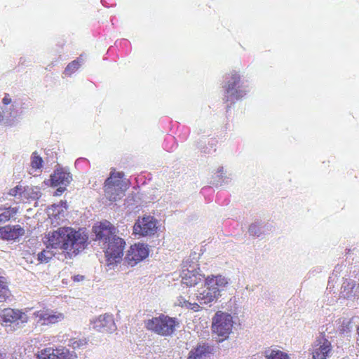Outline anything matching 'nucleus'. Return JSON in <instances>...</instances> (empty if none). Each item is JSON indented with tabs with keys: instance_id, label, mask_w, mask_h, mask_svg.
I'll use <instances>...</instances> for the list:
<instances>
[{
	"instance_id": "nucleus-20",
	"label": "nucleus",
	"mask_w": 359,
	"mask_h": 359,
	"mask_svg": "<svg viewBox=\"0 0 359 359\" xmlns=\"http://www.w3.org/2000/svg\"><path fill=\"white\" fill-rule=\"evenodd\" d=\"M359 288V284L353 280L346 279L341 287V294L344 298H349L355 295V290Z\"/></svg>"
},
{
	"instance_id": "nucleus-10",
	"label": "nucleus",
	"mask_w": 359,
	"mask_h": 359,
	"mask_svg": "<svg viewBox=\"0 0 359 359\" xmlns=\"http://www.w3.org/2000/svg\"><path fill=\"white\" fill-rule=\"evenodd\" d=\"M36 323L41 325H50L58 323L65 319L63 313L44 307L33 313Z\"/></svg>"
},
{
	"instance_id": "nucleus-24",
	"label": "nucleus",
	"mask_w": 359,
	"mask_h": 359,
	"mask_svg": "<svg viewBox=\"0 0 359 359\" xmlns=\"http://www.w3.org/2000/svg\"><path fill=\"white\" fill-rule=\"evenodd\" d=\"M266 357V359H289L288 355L280 350H271Z\"/></svg>"
},
{
	"instance_id": "nucleus-23",
	"label": "nucleus",
	"mask_w": 359,
	"mask_h": 359,
	"mask_svg": "<svg viewBox=\"0 0 359 359\" xmlns=\"http://www.w3.org/2000/svg\"><path fill=\"white\" fill-rule=\"evenodd\" d=\"M43 159L40 157L36 151L32 153L31 157V166L32 169L37 170L42 168L43 165Z\"/></svg>"
},
{
	"instance_id": "nucleus-4",
	"label": "nucleus",
	"mask_w": 359,
	"mask_h": 359,
	"mask_svg": "<svg viewBox=\"0 0 359 359\" xmlns=\"http://www.w3.org/2000/svg\"><path fill=\"white\" fill-rule=\"evenodd\" d=\"M178 324L175 318H171L164 314L144 321L147 330L164 337L172 335Z\"/></svg>"
},
{
	"instance_id": "nucleus-35",
	"label": "nucleus",
	"mask_w": 359,
	"mask_h": 359,
	"mask_svg": "<svg viewBox=\"0 0 359 359\" xmlns=\"http://www.w3.org/2000/svg\"><path fill=\"white\" fill-rule=\"evenodd\" d=\"M74 281H81V280H83V276H79V275H77V276H74Z\"/></svg>"
},
{
	"instance_id": "nucleus-8",
	"label": "nucleus",
	"mask_w": 359,
	"mask_h": 359,
	"mask_svg": "<svg viewBox=\"0 0 359 359\" xmlns=\"http://www.w3.org/2000/svg\"><path fill=\"white\" fill-rule=\"evenodd\" d=\"M28 320V316L21 309L7 307L0 310V323L2 326L24 325Z\"/></svg>"
},
{
	"instance_id": "nucleus-37",
	"label": "nucleus",
	"mask_w": 359,
	"mask_h": 359,
	"mask_svg": "<svg viewBox=\"0 0 359 359\" xmlns=\"http://www.w3.org/2000/svg\"><path fill=\"white\" fill-rule=\"evenodd\" d=\"M0 359H4V355L0 352Z\"/></svg>"
},
{
	"instance_id": "nucleus-15",
	"label": "nucleus",
	"mask_w": 359,
	"mask_h": 359,
	"mask_svg": "<svg viewBox=\"0 0 359 359\" xmlns=\"http://www.w3.org/2000/svg\"><path fill=\"white\" fill-rule=\"evenodd\" d=\"M92 323L95 330L102 332H111L116 328L112 316L108 314L100 315Z\"/></svg>"
},
{
	"instance_id": "nucleus-30",
	"label": "nucleus",
	"mask_w": 359,
	"mask_h": 359,
	"mask_svg": "<svg viewBox=\"0 0 359 359\" xmlns=\"http://www.w3.org/2000/svg\"><path fill=\"white\" fill-rule=\"evenodd\" d=\"M22 190L21 186H16L14 188L10 189L8 194L12 196H15Z\"/></svg>"
},
{
	"instance_id": "nucleus-26",
	"label": "nucleus",
	"mask_w": 359,
	"mask_h": 359,
	"mask_svg": "<svg viewBox=\"0 0 359 359\" xmlns=\"http://www.w3.org/2000/svg\"><path fill=\"white\" fill-rule=\"evenodd\" d=\"M80 67V63L78 60H73L65 68V73L67 75H71L75 72Z\"/></svg>"
},
{
	"instance_id": "nucleus-3",
	"label": "nucleus",
	"mask_w": 359,
	"mask_h": 359,
	"mask_svg": "<svg viewBox=\"0 0 359 359\" xmlns=\"http://www.w3.org/2000/svg\"><path fill=\"white\" fill-rule=\"evenodd\" d=\"M227 278L222 275H210L205 279V286L202 292L197 295V299L201 300L204 304L212 302L220 295V292L228 285Z\"/></svg>"
},
{
	"instance_id": "nucleus-27",
	"label": "nucleus",
	"mask_w": 359,
	"mask_h": 359,
	"mask_svg": "<svg viewBox=\"0 0 359 359\" xmlns=\"http://www.w3.org/2000/svg\"><path fill=\"white\" fill-rule=\"evenodd\" d=\"M11 293L8 287L0 288V303L6 302L11 297Z\"/></svg>"
},
{
	"instance_id": "nucleus-31",
	"label": "nucleus",
	"mask_w": 359,
	"mask_h": 359,
	"mask_svg": "<svg viewBox=\"0 0 359 359\" xmlns=\"http://www.w3.org/2000/svg\"><path fill=\"white\" fill-rule=\"evenodd\" d=\"M188 302L183 297L180 296L177 299V305L180 307L187 308Z\"/></svg>"
},
{
	"instance_id": "nucleus-1",
	"label": "nucleus",
	"mask_w": 359,
	"mask_h": 359,
	"mask_svg": "<svg viewBox=\"0 0 359 359\" xmlns=\"http://www.w3.org/2000/svg\"><path fill=\"white\" fill-rule=\"evenodd\" d=\"M88 236L81 229L60 227L47 233L44 238L46 248L62 250L68 254H78L86 247Z\"/></svg>"
},
{
	"instance_id": "nucleus-14",
	"label": "nucleus",
	"mask_w": 359,
	"mask_h": 359,
	"mask_svg": "<svg viewBox=\"0 0 359 359\" xmlns=\"http://www.w3.org/2000/svg\"><path fill=\"white\" fill-rule=\"evenodd\" d=\"M199 271V267L190 266V269H183L181 273L182 283L188 287L196 285L203 278Z\"/></svg>"
},
{
	"instance_id": "nucleus-18",
	"label": "nucleus",
	"mask_w": 359,
	"mask_h": 359,
	"mask_svg": "<svg viewBox=\"0 0 359 359\" xmlns=\"http://www.w3.org/2000/svg\"><path fill=\"white\" fill-rule=\"evenodd\" d=\"M331 351V343L328 340L324 339L314 348L312 353L313 359H327Z\"/></svg>"
},
{
	"instance_id": "nucleus-9",
	"label": "nucleus",
	"mask_w": 359,
	"mask_h": 359,
	"mask_svg": "<svg viewBox=\"0 0 359 359\" xmlns=\"http://www.w3.org/2000/svg\"><path fill=\"white\" fill-rule=\"evenodd\" d=\"M157 220L152 216L139 218L133 226V234L140 237L151 236L157 231Z\"/></svg>"
},
{
	"instance_id": "nucleus-21",
	"label": "nucleus",
	"mask_w": 359,
	"mask_h": 359,
	"mask_svg": "<svg viewBox=\"0 0 359 359\" xmlns=\"http://www.w3.org/2000/svg\"><path fill=\"white\" fill-rule=\"evenodd\" d=\"M0 210H3L1 213H0V224L3 222H6L9 221L12 217H13L18 212V208H7L4 209H1Z\"/></svg>"
},
{
	"instance_id": "nucleus-29",
	"label": "nucleus",
	"mask_w": 359,
	"mask_h": 359,
	"mask_svg": "<svg viewBox=\"0 0 359 359\" xmlns=\"http://www.w3.org/2000/svg\"><path fill=\"white\" fill-rule=\"evenodd\" d=\"M186 309L192 310V311L196 312V311H198L201 310V306L197 303H191V302H188Z\"/></svg>"
},
{
	"instance_id": "nucleus-22",
	"label": "nucleus",
	"mask_w": 359,
	"mask_h": 359,
	"mask_svg": "<svg viewBox=\"0 0 359 359\" xmlns=\"http://www.w3.org/2000/svg\"><path fill=\"white\" fill-rule=\"evenodd\" d=\"M88 341L85 338H73L69 341V346L73 349H83L86 347Z\"/></svg>"
},
{
	"instance_id": "nucleus-33",
	"label": "nucleus",
	"mask_w": 359,
	"mask_h": 359,
	"mask_svg": "<svg viewBox=\"0 0 359 359\" xmlns=\"http://www.w3.org/2000/svg\"><path fill=\"white\" fill-rule=\"evenodd\" d=\"M2 102L5 105H8L11 103V99L9 97L8 94H6L2 100Z\"/></svg>"
},
{
	"instance_id": "nucleus-13",
	"label": "nucleus",
	"mask_w": 359,
	"mask_h": 359,
	"mask_svg": "<svg viewBox=\"0 0 359 359\" xmlns=\"http://www.w3.org/2000/svg\"><path fill=\"white\" fill-rule=\"evenodd\" d=\"M37 359H70V353L65 348L47 347L38 352Z\"/></svg>"
},
{
	"instance_id": "nucleus-11",
	"label": "nucleus",
	"mask_w": 359,
	"mask_h": 359,
	"mask_svg": "<svg viewBox=\"0 0 359 359\" xmlns=\"http://www.w3.org/2000/svg\"><path fill=\"white\" fill-rule=\"evenodd\" d=\"M148 255L149 248L147 245L138 243L130 246L126 254V260L128 264L135 266L147 258Z\"/></svg>"
},
{
	"instance_id": "nucleus-2",
	"label": "nucleus",
	"mask_w": 359,
	"mask_h": 359,
	"mask_svg": "<svg viewBox=\"0 0 359 359\" xmlns=\"http://www.w3.org/2000/svg\"><path fill=\"white\" fill-rule=\"evenodd\" d=\"M124 174L113 169L109 177L105 180L104 191L110 201H117L124 195L129 188V183L123 179Z\"/></svg>"
},
{
	"instance_id": "nucleus-5",
	"label": "nucleus",
	"mask_w": 359,
	"mask_h": 359,
	"mask_svg": "<svg viewBox=\"0 0 359 359\" xmlns=\"http://www.w3.org/2000/svg\"><path fill=\"white\" fill-rule=\"evenodd\" d=\"M225 102H232L242 99L247 93L243 86L241 76L238 72L233 70L226 76Z\"/></svg>"
},
{
	"instance_id": "nucleus-16",
	"label": "nucleus",
	"mask_w": 359,
	"mask_h": 359,
	"mask_svg": "<svg viewBox=\"0 0 359 359\" xmlns=\"http://www.w3.org/2000/svg\"><path fill=\"white\" fill-rule=\"evenodd\" d=\"M25 229L20 225H6L0 227V238L10 241L16 240L25 234Z\"/></svg>"
},
{
	"instance_id": "nucleus-25",
	"label": "nucleus",
	"mask_w": 359,
	"mask_h": 359,
	"mask_svg": "<svg viewBox=\"0 0 359 359\" xmlns=\"http://www.w3.org/2000/svg\"><path fill=\"white\" fill-rule=\"evenodd\" d=\"M53 256V253L51 251L43 250L38 254V259L41 263H47Z\"/></svg>"
},
{
	"instance_id": "nucleus-17",
	"label": "nucleus",
	"mask_w": 359,
	"mask_h": 359,
	"mask_svg": "<svg viewBox=\"0 0 359 359\" xmlns=\"http://www.w3.org/2000/svg\"><path fill=\"white\" fill-rule=\"evenodd\" d=\"M72 180L70 173L63 169H57L50 176L51 185L57 187L60 185H68Z\"/></svg>"
},
{
	"instance_id": "nucleus-19",
	"label": "nucleus",
	"mask_w": 359,
	"mask_h": 359,
	"mask_svg": "<svg viewBox=\"0 0 359 359\" xmlns=\"http://www.w3.org/2000/svg\"><path fill=\"white\" fill-rule=\"evenodd\" d=\"M212 348L208 344H199L189 352L188 359H206L212 353Z\"/></svg>"
},
{
	"instance_id": "nucleus-28",
	"label": "nucleus",
	"mask_w": 359,
	"mask_h": 359,
	"mask_svg": "<svg viewBox=\"0 0 359 359\" xmlns=\"http://www.w3.org/2000/svg\"><path fill=\"white\" fill-rule=\"evenodd\" d=\"M249 232L252 236H259V234L261 233L260 229H259L258 225H257L255 224H252L250 226Z\"/></svg>"
},
{
	"instance_id": "nucleus-34",
	"label": "nucleus",
	"mask_w": 359,
	"mask_h": 359,
	"mask_svg": "<svg viewBox=\"0 0 359 359\" xmlns=\"http://www.w3.org/2000/svg\"><path fill=\"white\" fill-rule=\"evenodd\" d=\"M65 190V187H59L55 192V196H60Z\"/></svg>"
},
{
	"instance_id": "nucleus-32",
	"label": "nucleus",
	"mask_w": 359,
	"mask_h": 359,
	"mask_svg": "<svg viewBox=\"0 0 359 359\" xmlns=\"http://www.w3.org/2000/svg\"><path fill=\"white\" fill-rule=\"evenodd\" d=\"M1 287H8L7 279L5 276L1 275V272L0 271V288Z\"/></svg>"
},
{
	"instance_id": "nucleus-7",
	"label": "nucleus",
	"mask_w": 359,
	"mask_h": 359,
	"mask_svg": "<svg viewBox=\"0 0 359 359\" xmlns=\"http://www.w3.org/2000/svg\"><path fill=\"white\" fill-rule=\"evenodd\" d=\"M125 245L124 240L117 236L102 243L105 257L109 264L120 262L123 255Z\"/></svg>"
},
{
	"instance_id": "nucleus-12",
	"label": "nucleus",
	"mask_w": 359,
	"mask_h": 359,
	"mask_svg": "<svg viewBox=\"0 0 359 359\" xmlns=\"http://www.w3.org/2000/svg\"><path fill=\"white\" fill-rule=\"evenodd\" d=\"M93 231L95 234L96 240L104 243L107 241L116 236V228L109 222L104 221L96 224L93 227Z\"/></svg>"
},
{
	"instance_id": "nucleus-36",
	"label": "nucleus",
	"mask_w": 359,
	"mask_h": 359,
	"mask_svg": "<svg viewBox=\"0 0 359 359\" xmlns=\"http://www.w3.org/2000/svg\"><path fill=\"white\" fill-rule=\"evenodd\" d=\"M4 120V116L2 115L1 112L0 111V121H2Z\"/></svg>"
},
{
	"instance_id": "nucleus-6",
	"label": "nucleus",
	"mask_w": 359,
	"mask_h": 359,
	"mask_svg": "<svg viewBox=\"0 0 359 359\" xmlns=\"http://www.w3.org/2000/svg\"><path fill=\"white\" fill-rule=\"evenodd\" d=\"M232 316L221 311H217L212 318V331L219 337V341L226 339L231 332L233 327Z\"/></svg>"
}]
</instances>
